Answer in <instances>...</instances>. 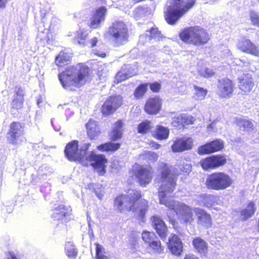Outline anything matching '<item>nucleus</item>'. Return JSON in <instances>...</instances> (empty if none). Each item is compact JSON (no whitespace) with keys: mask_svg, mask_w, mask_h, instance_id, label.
Masks as SVG:
<instances>
[{"mask_svg":"<svg viewBox=\"0 0 259 259\" xmlns=\"http://www.w3.org/2000/svg\"><path fill=\"white\" fill-rule=\"evenodd\" d=\"M64 154L69 161H78L81 164L82 160L85 157L79 149L77 140H73L66 144L64 149Z\"/></svg>","mask_w":259,"mask_h":259,"instance_id":"16","label":"nucleus"},{"mask_svg":"<svg viewBox=\"0 0 259 259\" xmlns=\"http://www.w3.org/2000/svg\"><path fill=\"white\" fill-rule=\"evenodd\" d=\"M168 241L167 247L170 252L173 255L180 256L183 252V245L179 237L175 234H171Z\"/></svg>","mask_w":259,"mask_h":259,"instance_id":"24","label":"nucleus"},{"mask_svg":"<svg viewBox=\"0 0 259 259\" xmlns=\"http://www.w3.org/2000/svg\"><path fill=\"white\" fill-rule=\"evenodd\" d=\"M87 134L91 140H95L101 133L98 122L90 119L85 124Z\"/></svg>","mask_w":259,"mask_h":259,"instance_id":"30","label":"nucleus"},{"mask_svg":"<svg viewBox=\"0 0 259 259\" xmlns=\"http://www.w3.org/2000/svg\"><path fill=\"white\" fill-rule=\"evenodd\" d=\"M154 171L150 165H142L135 163L130 170V173L134 177L137 182L141 187H146L152 180Z\"/></svg>","mask_w":259,"mask_h":259,"instance_id":"8","label":"nucleus"},{"mask_svg":"<svg viewBox=\"0 0 259 259\" xmlns=\"http://www.w3.org/2000/svg\"><path fill=\"white\" fill-rule=\"evenodd\" d=\"M70 59V57L67 53L61 51L56 56L55 63L58 67H63L68 64Z\"/></svg>","mask_w":259,"mask_h":259,"instance_id":"35","label":"nucleus"},{"mask_svg":"<svg viewBox=\"0 0 259 259\" xmlns=\"http://www.w3.org/2000/svg\"><path fill=\"white\" fill-rule=\"evenodd\" d=\"M128 78V77L127 74L120 69V70L116 73L115 76L114 82L116 83H118L125 80Z\"/></svg>","mask_w":259,"mask_h":259,"instance_id":"48","label":"nucleus"},{"mask_svg":"<svg viewBox=\"0 0 259 259\" xmlns=\"http://www.w3.org/2000/svg\"><path fill=\"white\" fill-rule=\"evenodd\" d=\"M177 185V179L174 177H170L167 181L162 183L159 188L158 196L159 203L164 205L169 208L172 205L178 201L175 200H169L166 195L174 192Z\"/></svg>","mask_w":259,"mask_h":259,"instance_id":"10","label":"nucleus"},{"mask_svg":"<svg viewBox=\"0 0 259 259\" xmlns=\"http://www.w3.org/2000/svg\"><path fill=\"white\" fill-rule=\"evenodd\" d=\"M88 37V34L83 30H78L76 31L74 39L78 44L84 46L87 44Z\"/></svg>","mask_w":259,"mask_h":259,"instance_id":"41","label":"nucleus"},{"mask_svg":"<svg viewBox=\"0 0 259 259\" xmlns=\"http://www.w3.org/2000/svg\"><path fill=\"white\" fill-rule=\"evenodd\" d=\"M224 148V142L220 139H215L199 147L197 152L199 155L209 154L221 151Z\"/></svg>","mask_w":259,"mask_h":259,"instance_id":"17","label":"nucleus"},{"mask_svg":"<svg viewBox=\"0 0 259 259\" xmlns=\"http://www.w3.org/2000/svg\"><path fill=\"white\" fill-rule=\"evenodd\" d=\"M94 54L95 55L102 58H105L106 56V54L105 52L98 50L95 51Z\"/></svg>","mask_w":259,"mask_h":259,"instance_id":"56","label":"nucleus"},{"mask_svg":"<svg viewBox=\"0 0 259 259\" xmlns=\"http://www.w3.org/2000/svg\"><path fill=\"white\" fill-rule=\"evenodd\" d=\"M10 0H0V9H4Z\"/></svg>","mask_w":259,"mask_h":259,"instance_id":"57","label":"nucleus"},{"mask_svg":"<svg viewBox=\"0 0 259 259\" xmlns=\"http://www.w3.org/2000/svg\"><path fill=\"white\" fill-rule=\"evenodd\" d=\"M156 235L154 232L148 231H144L142 233V238L145 243H147L148 245L152 242Z\"/></svg>","mask_w":259,"mask_h":259,"instance_id":"44","label":"nucleus"},{"mask_svg":"<svg viewBox=\"0 0 259 259\" xmlns=\"http://www.w3.org/2000/svg\"><path fill=\"white\" fill-rule=\"evenodd\" d=\"M194 212L196 217L197 224L206 229L212 225V219L211 215L205 209L200 207L194 208Z\"/></svg>","mask_w":259,"mask_h":259,"instance_id":"23","label":"nucleus"},{"mask_svg":"<svg viewBox=\"0 0 259 259\" xmlns=\"http://www.w3.org/2000/svg\"><path fill=\"white\" fill-rule=\"evenodd\" d=\"M235 84L228 77L220 79L218 81L217 94L221 99H229L233 94Z\"/></svg>","mask_w":259,"mask_h":259,"instance_id":"14","label":"nucleus"},{"mask_svg":"<svg viewBox=\"0 0 259 259\" xmlns=\"http://www.w3.org/2000/svg\"><path fill=\"white\" fill-rule=\"evenodd\" d=\"M162 105V100L159 96L150 97L145 102L144 110L148 115H155L161 110Z\"/></svg>","mask_w":259,"mask_h":259,"instance_id":"18","label":"nucleus"},{"mask_svg":"<svg viewBox=\"0 0 259 259\" xmlns=\"http://www.w3.org/2000/svg\"><path fill=\"white\" fill-rule=\"evenodd\" d=\"M52 211L51 218L54 221H60L67 219L71 215L72 208L70 205L65 203H59L55 204Z\"/></svg>","mask_w":259,"mask_h":259,"instance_id":"20","label":"nucleus"},{"mask_svg":"<svg viewBox=\"0 0 259 259\" xmlns=\"http://www.w3.org/2000/svg\"><path fill=\"white\" fill-rule=\"evenodd\" d=\"M233 184V180L227 174L223 171H215L209 174L206 179L205 185L209 190H224Z\"/></svg>","mask_w":259,"mask_h":259,"instance_id":"6","label":"nucleus"},{"mask_svg":"<svg viewBox=\"0 0 259 259\" xmlns=\"http://www.w3.org/2000/svg\"><path fill=\"white\" fill-rule=\"evenodd\" d=\"M8 254L7 259H19L13 252L9 251Z\"/></svg>","mask_w":259,"mask_h":259,"instance_id":"58","label":"nucleus"},{"mask_svg":"<svg viewBox=\"0 0 259 259\" xmlns=\"http://www.w3.org/2000/svg\"><path fill=\"white\" fill-rule=\"evenodd\" d=\"M238 88L243 95H248L250 93L254 86V83L251 75L244 74L238 78Z\"/></svg>","mask_w":259,"mask_h":259,"instance_id":"25","label":"nucleus"},{"mask_svg":"<svg viewBox=\"0 0 259 259\" xmlns=\"http://www.w3.org/2000/svg\"><path fill=\"white\" fill-rule=\"evenodd\" d=\"M106 12L107 9L104 6L95 9L90 18L88 26L92 29L99 28L101 23L105 20Z\"/></svg>","mask_w":259,"mask_h":259,"instance_id":"22","label":"nucleus"},{"mask_svg":"<svg viewBox=\"0 0 259 259\" xmlns=\"http://www.w3.org/2000/svg\"><path fill=\"white\" fill-rule=\"evenodd\" d=\"M124 121L120 119L113 123V127L108 134L109 139L110 142H107L97 146V149L101 152L114 153L118 150L121 146L119 143H113L120 139L123 135V126Z\"/></svg>","mask_w":259,"mask_h":259,"instance_id":"5","label":"nucleus"},{"mask_svg":"<svg viewBox=\"0 0 259 259\" xmlns=\"http://www.w3.org/2000/svg\"><path fill=\"white\" fill-rule=\"evenodd\" d=\"M173 168L172 166L169 165L165 162H161L158 167V170L160 171L161 179L163 182L167 179L170 175L172 176Z\"/></svg>","mask_w":259,"mask_h":259,"instance_id":"36","label":"nucleus"},{"mask_svg":"<svg viewBox=\"0 0 259 259\" xmlns=\"http://www.w3.org/2000/svg\"><path fill=\"white\" fill-rule=\"evenodd\" d=\"M194 248L200 253H206L207 251V243L200 237L194 238L192 240Z\"/></svg>","mask_w":259,"mask_h":259,"instance_id":"34","label":"nucleus"},{"mask_svg":"<svg viewBox=\"0 0 259 259\" xmlns=\"http://www.w3.org/2000/svg\"><path fill=\"white\" fill-rule=\"evenodd\" d=\"M192 170V165L188 163L185 159L178 160L176 166L173 168L172 176L176 178L178 176L183 175L187 176Z\"/></svg>","mask_w":259,"mask_h":259,"instance_id":"28","label":"nucleus"},{"mask_svg":"<svg viewBox=\"0 0 259 259\" xmlns=\"http://www.w3.org/2000/svg\"><path fill=\"white\" fill-rule=\"evenodd\" d=\"M148 85L153 93H158L161 89V84L157 81L148 83Z\"/></svg>","mask_w":259,"mask_h":259,"instance_id":"52","label":"nucleus"},{"mask_svg":"<svg viewBox=\"0 0 259 259\" xmlns=\"http://www.w3.org/2000/svg\"><path fill=\"white\" fill-rule=\"evenodd\" d=\"M235 123L244 132H251L254 128V125L250 120L243 118H237L235 120Z\"/></svg>","mask_w":259,"mask_h":259,"instance_id":"33","label":"nucleus"},{"mask_svg":"<svg viewBox=\"0 0 259 259\" xmlns=\"http://www.w3.org/2000/svg\"><path fill=\"white\" fill-rule=\"evenodd\" d=\"M148 246L154 252L157 253H163L164 249V247L162 245L159 240H154Z\"/></svg>","mask_w":259,"mask_h":259,"instance_id":"42","label":"nucleus"},{"mask_svg":"<svg viewBox=\"0 0 259 259\" xmlns=\"http://www.w3.org/2000/svg\"><path fill=\"white\" fill-rule=\"evenodd\" d=\"M169 209L174 211L177 215L181 216L183 221L186 223H191L194 220V208H192L184 203L178 201Z\"/></svg>","mask_w":259,"mask_h":259,"instance_id":"15","label":"nucleus"},{"mask_svg":"<svg viewBox=\"0 0 259 259\" xmlns=\"http://www.w3.org/2000/svg\"><path fill=\"white\" fill-rule=\"evenodd\" d=\"M169 134V130L167 127L161 125H157L155 131L152 134V136L156 140H164L168 138Z\"/></svg>","mask_w":259,"mask_h":259,"instance_id":"31","label":"nucleus"},{"mask_svg":"<svg viewBox=\"0 0 259 259\" xmlns=\"http://www.w3.org/2000/svg\"><path fill=\"white\" fill-rule=\"evenodd\" d=\"M90 146V143H85L83 145L82 148L83 150L84 151V153L89 150Z\"/></svg>","mask_w":259,"mask_h":259,"instance_id":"60","label":"nucleus"},{"mask_svg":"<svg viewBox=\"0 0 259 259\" xmlns=\"http://www.w3.org/2000/svg\"><path fill=\"white\" fill-rule=\"evenodd\" d=\"M152 127L151 121L144 120L138 124L137 132L139 134L145 135L151 132Z\"/></svg>","mask_w":259,"mask_h":259,"instance_id":"38","label":"nucleus"},{"mask_svg":"<svg viewBox=\"0 0 259 259\" xmlns=\"http://www.w3.org/2000/svg\"><path fill=\"white\" fill-rule=\"evenodd\" d=\"M14 98L11 101V109L13 110H19L23 108L24 93L22 88L15 87Z\"/></svg>","mask_w":259,"mask_h":259,"instance_id":"29","label":"nucleus"},{"mask_svg":"<svg viewBox=\"0 0 259 259\" xmlns=\"http://www.w3.org/2000/svg\"><path fill=\"white\" fill-rule=\"evenodd\" d=\"M142 155L151 162L157 161L158 158V155L156 153L151 151H144Z\"/></svg>","mask_w":259,"mask_h":259,"instance_id":"49","label":"nucleus"},{"mask_svg":"<svg viewBox=\"0 0 259 259\" xmlns=\"http://www.w3.org/2000/svg\"><path fill=\"white\" fill-rule=\"evenodd\" d=\"M123 104V97L120 95L109 96L101 107V112L105 117L113 114Z\"/></svg>","mask_w":259,"mask_h":259,"instance_id":"13","label":"nucleus"},{"mask_svg":"<svg viewBox=\"0 0 259 259\" xmlns=\"http://www.w3.org/2000/svg\"><path fill=\"white\" fill-rule=\"evenodd\" d=\"M108 32L118 45H123L128 40V29L122 21H116L113 22L109 27Z\"/></svg>","mask_w":259,"mask_h":259,"instance_id":"11","label":"nucleus"},{"mask_svg":"<svg viewBox=\"0 0 259 259\" xmlns=\"http://www.w3.org/2000/svg\"><path fill=\"white\" fill-rule=\"evenodd\" d=\"M194 122V118L191 115L181 114L175 117L171 124L177 130H183L187 126L191 125Z\"/></svg>","mask_w":259,"mask_h":259,"instance_id":"26","label":"nucleus"},{"mask_svg":"<svg viewBox=\"0 0 259 259\" xmlns=\"http://www.w3.org/2000/svg\"><path fill=\"white\" fill-rule=\"evenodd\" d=\"M150 221L152 226L159 237L165 239L167 236V228L161 217L157 215H154L151 217Z\"/></svg>","mask_w":259,"mask_h":259,"instance_id":"27","label":"nucleus"},{"mask_svg":"<svg viewBox=\"0 0 259 259\" xmlns=\"http://www.w3.org/2000/svg\"><path fill=\"white\" fill-rule=\"evenodd\" d=\"M65 251L68 258L75 259L77 257L78 251L74 244L71 242H67L65 245Z\"/></svg>","mask_w":259,"mask_h":259,"instance_id":"39","label":"nucleus"},{"mask_svg":"<svg viewBox=\"0 0 259 259\" xmlns=\"http://www.w3.org/2000/svg\"><path fill=\"white\" fill-rule=\"evenodd\" d=\"M151 10L147 5L140 6L137 7L134 11V17L139 19L140 18L145 17L151 14Z\"/></svg>","mask_w":259,"mask_h":259,"instance_id":"37","label":"nucleus"},{"mask_svg":"<svg viewBox=\"0 0 259 259\" xmlns=\"http://www.w3.org/2000/svg\"><path fill=\"white\" fill-rule=\"evenodd\" d=\"M98 41L99 40L98 37L96 36L92 37L89 41V44L90 45V47L91 48H93L96 47L98 42Z\"/></svg>","mask_w":259,"mask_h":259,"instance_id":"53","label":"nucleus"},{"mask_svg":"<svg viewBox=\"0 0 259 259\" xmlns=\"http://www.w3.org/2000/svg\"><path fill=\"white\" fill-rule=\"evenodd\" d=\"M193 146V140L191 137H183L174 141L171 145V149L174 152H182L191 150Z\"/></svg>","mask_w":259,"mask_h":259,"instance_id":"21","label":"nucleus"},{"mask_svg":"<svg viewBox=\"0 0 259 259\" xmlns=\"http://www.w3.org/2000/svg\"><path fill=\"white\" fill-rule=\"evenodd\" d=\"M140 190L133 189L128 190L127 194H120L113 200V206L118 212H132L139 223H144L148 211L149 203L143 198Z\"/></svg>","mask_w":259,"mask_h":259,"instance_id":"1","label":"nucleus"},{"mask_svg":"<svg viewBox=\"0 0 259 259\" xmlns=\"http://www.w3.org/2000/svg\"><path fill=\"white\" fill-rule=\"evenodd\" d=\"M24 135V124L20 121H12L9 125L6 135L7 142L12 145H18L26 141Z\"/></svg>","mask_w":259,"mask_h":259,"instance_id":"9","label":"nucleus"},{"mask_svg":"<svg viewBox=\"0 0 259 259\" xmlns=\"http://www.w3.org/2000/svg\"><path fill=\"white\" fill-rule=\"evenodd\" d=\"M149 145L153 149H158L160 147V145L154 141H151L149 142Z\"/></svg>","mask_w":259,"mask_h":259,"instance_id":"55","label":"nucleus"},{"mask_svg":"<svg viewBox=\"0 0 259 259\" xmlns=\"http://www.w3.org/2000/svg\"><path fill=\"white\" fill-rule=\"evenodd\" d=\"M228 156L223 154L212 155L201 159L199 164L204 170L215 169L224 166L228 162Z\"/></svg>","mask_w":259,"mask_h":259,"instance_id":"12","label":"nucleus"},{"mask_svg":"<svg viewBox=\"0 0 259 259\" xmlns=\"http://www.w3.org/2000/svg\"><path fill=\"white\" fill-rule=\"evenodd\" d=\"M179 36L184 43L196 46L207 44L210 38L207 30L199 26H189L182 29L179 33Z\"/></svg>","mask_w":259,"mask_h":259,"instance_id":"4","label":"nucleus"},{"mask_svg":"<svg viewBox=\"0 0 259 259\" xmlns=\"http://www.w3.org/2000/svg\"><path fill=\"white\" fill-rule=\"evenodd\" d=\"M237 48L239 50L244 53L255 57H259V47L250 39L245 37L238 41Z\"/></svg>","mask_w":259,"mask_h":259,"instance_id":"19","label":"nucleus"},{"mask_svg":"<svg viewBox=\"0 0 259 259\" xmlns=\"http://www.w3.org/2000/svg\"><path fill=\"white\" fill-rule=\"evenodd\" d=\"M196 0H172L164 12V18L169 25H175L187 12L194 7Z\"/></svg>","mask_w":259,"mask_h":259,"instance_id":"3","label":"nucleus"},{"mask_svg":"<svg viewBox=\"0 0 259 259\" xmlns=\"http://www.w3.org/2000/svg\"><path fill=\"white\" fill-rule=\"evenodd\" d=\"M148 31L149 32V37L151 38L158 37L161 35V31L157 27H152Z\"/></svg>","mask_w":259,"mask_h":259,"instance_id":"50","label":"nucleus"},{"mask_svg":"<svg viewBox=\"0 0 259 259\" xmlns=\"http://www.w3.org/2000/svg\"><path fill=\"white\" fill-rule=\"evenodd\" d=\"M96 246V259H110V257L105 255L104 247L98 243H95Z\"/></svg>","mask_w":259,"mask_h":259,"instance_id":"43","label":"nucleus"},{"mask_svg":"<svg viewBox=\"0 0 259 259\" xmlns=\"http://www.w3.org/2000/svg\"><path fill=\"white\" fill-rule=\"evenodd\" d=\"M148 87V83L140 84L134 91V95L135 97L138 99L142 98L147 92Z\"/></svg>","mask_w":259,"mask_h":259,"instance_id":"40","label":"nucleus"},{"mask_svg":"<svg viewBox=\"0 0 259 259\" xmlns=\"http://www.w3.org/2000/svg\"><path fill=\"white\" fill-rule=\"evenodd\" d=\"M214 74V72L208 68H206L202 72V75L204 77H209Z\"/></svg>","mask_w":259,"mask_h":259,"instance_id":"54","label":"nucleus"},{"mask_svg":"<svg viewBox=\"0 0 259 259\" xmlns=\"http://www.w3.org/2000/svg\"><path fill=\"white\" fill-rule=\"evenodd\" d=\"M255 204L252 201H249L246 207L240 211V220L246 221L251 217L255 211Z\"/></svg>","mask_w":259,"mask_h":259,"instance_id":"32","label":"nucleus"},{"mask_svg":"<svg viewBox=\"0 0 259 259\" xmlns=\"http://www.w3.org/2000/svg\"><path fill=\"white\" fill-rule=\"evenodd\" d=\"M194 89L196 91L195 96L198 99L202 100L205 98L207 94V90L206 89L196 85L194 86Z\"/></svg>","mask_w":259,"mask_h":259,"instance_id":"46","label":"nucleus"},{"mask_svg":"<svg viewBox=\"0 0 259 259\" xmlns=\"http://www.w3.org/2000/svg\"><path fill=\"white\" fill-rule=\"evenodd\" d=\"M108 160L103 154H96L91 151L81 161L83 166H91L99 176H104L106 172Z\"/></svg>","mask_w":259,"mask_h":259,"instance_id":"7","label":"nucleus"},{"mask_svg":"<svg viewBox=\"0 0 259 259\" xmlns=\"http://www.w3.org/2000/svg\"><path fill=\"white\" fill-rule=\"evenodd\" d=\"M249 17L251 24L259 27V14L255 11H251L249 12Z\"/></svg>","mask_w":259,"mask_h":259,"instance_id":"47","label":"nucleus"},{"mask_svg":"<svg viewBox=\"0 0 259 259\" xmlns=\"http://www.w3.org/2000/svg\"><path fill=\"white\" fill-rule=\"evenodd\" d=\"M184 259H199V258L193 254H186Z\"/></svg>","mask_w":259,"mask_h":259,"instance_id":"59","label":"nucleus"},{"mask_svg":"<svg viewBox=\"0 0 259 259\" xmlns=\"http://www.w3.org/2000/svg\"><path fill=\"white\" fill-rule=\"evenodd\" d=\"M58 79L66 90L75 91L84 85L91 79L90 69L83 63L67 67L59 73Z\"/></svg>","mask_w":259,"mask_h":259,"instance_id":"2","label":"nucleus"},{"mask_svg":"<svg viewBox=\"0 0 259 259\" xmlns=\"http://www.w3.org/2000/svg\"><path fill=\"white\" fill-rule=\"evenodd\" d=\"M121 69L127 74L128 78L133 76L135 74L133 71L134 69L130 65L125 64L121 68Z\"/></svg>","mask_w":259,"mask_h":259,"instance_id":"51","label":"nucleus"},{"mask_svg":"<svg viewBox=\"0 0 259 259\" xmlns=\"http://www.w3.org/2000/svg\"><path fill=\"white\" fill-rule=\"evenodd\" d=\"M257 228H258V231H259V218H258V223H257Z\"/></svg>","mask_w":259,"mask_h":259,"instance_id":"61","label":"nucleus"},{"mask_svg":"<svg viewBox=\"0 0 259 259\" xmlns=\"http://www.w3.org/2000/svg\"><path fill=\"white\" fill-rule=\"evenodd\" d=\"M206 206L211 207L216 204H218L220 200V196L214 194H209L207 196Z\"/></svg>","mask_w":259,"mask_h":259,"instance_id":"45","label":"nucleus"}]
</instances>
